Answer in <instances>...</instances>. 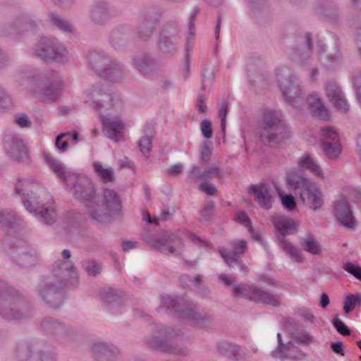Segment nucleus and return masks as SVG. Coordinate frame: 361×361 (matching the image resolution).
Wrapping results in <instances>:
<instances>
[{
    "label": "nucleus",
    "instance_id": "nucleus-37",
    "mask_svg": "<svg viewBox=\"0 0 361 361\" xmlns=\"http://www.w3.org/2000/svg\"><path fill=\"white\" fill-rule=\"evenodd\" d=\"M36 23L27 17L23 16L16 18L9 26L7 33L15 37L27 30H34Z\"/></svg>",
    "mask_w": 361,
    "mask_h": 361
},
{
    "label": "nucleus",
    "instance_id": "nucleus-49",
    "mask_svg": "<svg viewBox=\"0 0 361 361\" xmlns=\"http://www.w3.org/2000/svg\"><path fill=\"white\" fill-rule=\"evenodd\" d=\"M361 306V293L356 295H348L344 300L343 311L345 314H349L355 306Z\"/></svg>",
    "mask_w": 361,
    "mask_h": 361
},
{
    "label": "nucleus",
    "instance_id": "nucleus-26",
    "mask_svg": "<svg viewBox=\"0 0 361 361\" xmlns=\"http://www.w3.org/2000/svg\"><path fill=\"white\" fill-rule=\"evenodd\" d=\"M90 18L95 25H106L111 18L109 3L104 0L94 1L90 6Z\"/></svg>",
    "mask_w": 361,
    "mask_h": 361
},
{
    "label": "nucleus",
    "instance_id": "nucleus-32",
    "mask_svg": "<svg viewBox=\"0 0 361 361\" xmlns=\"http://www.w3.org/2000/svg\"><path fill=\"white\" fill-rule=\"evenodd\" d=\"M288 345L281 352L273 350L271 355L281 361H300L306 358L307 355L299 348L295 346L291 341L286 342Z\"/></svg>",
    "mask_w": 361,
    "mask_h": 361
},
{
    "label": "nucleus",
    "instance_id": "nucleus-47",
    "mask_svg": "<svg viewBox=\"0 0 361 361\" xmlns=\"http://www.w3.org/2000/svg\"><path fill=\"white\" fill-rule=\"evenodd\" d=\"M279 245L286 254L294 258L297 262H302L303 257L300 254L299 250L284 237L279 238Z\"/></svg>",
    "mask_w": 361,
    "mask_h": 361
},
{
    "label": "nucleus",
    "instance_id": "nucleus-42",
    "mask_svg": "<svg viewBox=\"0 0 361 361\" xmlns=\"http://www.w3.org/2000/svg\"><path fill=\"white\" fill-rule=\"evenodd\" d=\"M298 165L304 169L310 170L314 174L321 178H324V173L321 166L309 154H305L298 159Z\"/></svg>",
    "mask_w": 361,
    "mask_h": 361
},
{
    "label": "nucleus",
    "instance_id": "nucleus-45",
    "mask_svg": "<svg viewBox=\"0 0 361 361\" xmlns=\"http://www.w3.org/2000/svg\"><path fill=\"white\" fill-rule=\"evenodd\" d=\"M92 166L94 172L104 183H111L115 180L114 170L111 167L104 168L99 161H94Z\"/></svg>",
    "mask_w": 361,
    "mask_h": 361
},
{
    "label": "nucleus",
    "instance_id": "nucleus-25",
    "mask_svg": "<svg viewBox=\"0 0 361 361\" xmlns=\"http://www.w3.org/2000/svg\"><path fill=\"white\" fill-rule=\"evenodd\" d=\"M0 226L7 235H13L24 228L23 221L11 209L0 211Z\"/></svg>",
    "mask_w": 361,
    "mask_h": 361
},
{
    "label": "nucleus",
    "instance_id": "nucleus-28",
    "mask_svg": "<svg viewBox=\"0 0 361 361\" xmlns=\"http://www.w3.org/2000/svg\"><path fill=\"white\" fill-rule=\"evenodd\" d=\"M312 48V35L306 33L302 45L299 48H294L288 54L289 59L295 63L304 66L307 64L310 59Z\"/></svg>",
    "mask_w": 361,
    "mask_h": 361
},
{
    "label": "nucleus",
    "instance_id": "nucleus-29",
    "mask_svg": "<svg viewBox=\"0 0 361 361\" xmlns=\"http://www.w3.org/2000/svg\"><path fill=\"white\" fill-rule=\"evenodd\" d=\"M271 189V186L269 183H259L258 184L250 185L248 188V192L255 195V200L260 207L269 209L272 207L273 202Z\"/></svg>",
    "mask_w": 361,
    "mask_h": 361
},
{
    "label": "nucleus",
    "instance_id": "nucleus-40",
    "mask_svg": "<svg viewBox=\"0 0 361 361\" xmlns=\"http://www.w3.org/2000/svg\"><path fill=\"white\" fill-rule=\"evenodd\" d=\"M274 225L282 237L284 238L286 235L293 233L297 228L293 220L281 216L274 219Z\"/></svg>",
    "mask_w": 361,
    "mask_h": 361
},
{
    "label": "nucleus",
    "instance_id": "nucleus-19",
    "mask_svg": "<svg viewBox=\"0 0 361 361\" xmlns=\"http://www.w3.org/2000/svg\"><path fill=\"white\" fill-rule=\"evenodd\" d=\"M68 186L73 189L74 197L85 204V211L89 215V207H93L95 201V189L91 180L76 174V178Z\"/></svg>",
    "mask_w": 361,
    "mask_h": 361
},
{
    "label": "nucleus",
    "instance_id": "nucleus-53",
    "mask_svg": "<svg viewBox=\"0 0 361 361\" xmlns=\"http://www.w3.org/2000/svg\"><path fill=\"white\" fill-rule=\"evenodd\" d=\"M52 23L60 30L64 32H71L73 30L72 25L64 18L56 13H49V15Z\"/></svg>",
    "mask_w": 361,
    "mask_h": 361
},
{
    "label": "nucleus",
    "instance_id": "nucleus-60",
    "mask_svg": "<svg viewBox=\"0 0 361 361\" xmlns=\"http://www.w3.org/2000/svg\"><path fill=\"white\" fill-rule=\"evenodd\" d=\"M354 87L356 91L357 99L361 105V71L355 70L353 72Z\"/></svg>",
    "mask_w": 361,
    "mask_h": 361
},
{
    "label": "nucleus",
    "instance_id": "nucleus-11",
    "mask_svg": "<svg viewBox=\"0 0 361 361\" xmlns=\"http://www.w3.org/2000/svg\"><path fill=\"white\" fill-rule=\"evenodd\" d=\"M157 332L164 338H161L158 336L147 338L145 342L149 348L177 356L185 357L189 355L190 350L188 347L184 345H172L167 340L175 336H182V331L180 329L165 326L158 329Z\"/></svg>",
    "mask_w": 361,
    "mask_h": 361
},
{
    "label": "nucleus",
    "instance_id": "nucleus-35",
    "mask_svg": "<svg viewBox=\"0 0 361 361\" xmlns=\"http://www.w3.org/2000/svg\"><path fill=\"white\" fill-rule=\"evenodd\" d=\"M133 66L144 75H149L157 69V64L155 59L147 54L136 56L132 59Z\"/></svg>",
    "mask_w": 361,
    "mask_h": 361
},
{
    "label": "nucleus",
    "instance_id": "nucleus-43",
    "mask_svg": "<svg viewBox=\"0 0 361 361\" xmlns=\"http://www.w3.org/2000/svg\"><path fill=\"white\" fill-rule=\"evenodd\" d=\"M319 15L328 18L330 20H337V6L333 2L325 1L320 2L316 6Z\"/></svg>",
    "mask_w": 361,
    "mask_h": 361
},
{
    "label": "nucleus",
    "instance_id": "nucleus-2",
    "mask_svg": "<svg viewBox=\"0 0 361 361\" xmlns=\"http://www.w3.org/2000/svg\"><path fill=\"white\" fill-rule=\"evenodd\" d=\"M32 183L27 180L18 179L15 192L20 195L26 210L32 213L40 221L47 225L55 223L57 212L51 205L52 197L44 189L32 190Z\"/></svg>",
    "mask_w": 361,
    "mask_h": 361
},
{
    "label": "nucleus",
    "instance_id": "nucleus-55",
    "mask_svg": "<svg viewBox=\"0 0 361 361\" xmlns=\"http://www.w3.org/2000/svg\"><path fill=\"white\" fill-rule=\"evenodd\" d=\"M212 150V143L210 141H205L201 148L200 161L202 165H207L209 163Z\"/></svg>",
    "mask_w": 361,
    "mask_h": 361
},
{
    "label": "nucleus",
    "instance_id": "nucleus-63",
    "mask_svg": "<svg viewBox=\"0 0 361 361\" xmlns=\"http://www.w3.org/2000/svg\"><path fill=\"white\" fill-rule=\"evenodd\" d=\"M228 111V102L223 101L219 108V116L221 117V128L224 133L226 130V118Z\"/></svg>",
    "mask_w": 361,
    "mask_h": 361
},
{
    "label": "nucleus",
    "instance_id": "nucleus-1",
    "mask_svg": "<svg viewBox=\"0 0 361 361\" xmlns=\"http://www.w3.org/2000/svg\"><path fill=\"white\" fill-rule=\"evenodd\" d=\"M78 283V271L72 262L57 260L52 266L51 274L44 276L35 286L39 299L52 309L59 308L66 301V288Z\"/></svg>",
    "mask_w": 361,
    "mask_h": 361
},
{
    "label": "nucleus",
    "instance_id": "nucleus-5",
    "mask_svg": "<svg viewBox=\"0 0 361 361\" xmlns=\"http://www.w3.org/2000/svg\"><path fill=\"white\" fill-rule=\"evenodd\" d=\"M259 126V140L266 146H276L286 141L290 135L284 116L280 110H266Z\"/></svg>",
    "mask_w": 361,
    "mask_h": 361
},
{
    "label": "nucleus",
    "instance_id": "nucleus-21",
    "mask_svg": "<svg viewBox=\"0 0 361 361\" xmlns=\"http://www.w3.org/2000/svg\"><path fill=\"white\" fill-rule=\"evenodd\" d=\"M233 250L226 252L225 250H219V253L228 266L234 269L237 267L243 274H246L249 269L240 259V255L245 253L247 250V243L244 240H239L232 243Z\"/></svg>",
    "mask_w": 361,
    "mask_h": 361
},
{
    "label": "nucleus",
    "instance_id": "nucleus-52",
    "mask_svg": "<svg viewBox=\"0 0 361 361\" xmlns=\"http://www.w3.org/2000/svg\"><path fill=\"white\" fill-rule=\"evenodd\" d=\"M325 92L330 101H333L338 97H341L343 94L339 85L334 80H330L326 83Z\"/></svg>",
    "mask_w": 361,
    "mask_h": 361
},
{
    "label": "nucleus",
    "instance_id": "nucleus-4",
    "mask_svg": "<svg viewBox=\"0 0 361 361\" xmlns=\"http://www.w3.org/2000/svg\"><path fill=\"white\" fill-rule=\"evenodd\" d=\"M30 302L10 283L0 280V317L8 322H22L30 319Z\"/></svg>",
    "mask_w": 361,
    "mask_h": 361
},
{
    "label": "nucleus",
    "instance_id": "nucleus-13",
    "mask_svg": "<svg viewBox=\"0 0 361 361\" xmlns=\"http://www.w3.org/2000/svg\"><path fill=\"white\" fill-rule=\"evenodd\" d=\"M34 53L46 62L64 63L68 60L66 48L54 38L42 37L35 45Z\"/></svg>",
    "mask_w": 361,
    "mask_h": 361
},
{
    "label": "nucleus",
    "instance_id": "nucleus-24",
    "mask_svg": "<svg viewBox=\"0 0 361 361\" xmlns=\"http://www.w3.org/2000/svg\"><path fill=\"white\" fill-rule=\"evenodd\" d=\"M133 27L128 24H121L114 27L109 34V43L116 50H124L130 43V35Z\"/></svg>",
    "mask_w": 361,
    "mask_h": 361
},
{
    "label": "nucleus",
    "instance_id": "nucleus-14",
    "mask_svg": "<svg viewBox=\"0 0 361 361\" xmlns=\"http://www.w3.org/2000/svg\"><path fill=\"white\" fill-rule=\"evenodd\" d=\"M233 295L235 298L242 297L252 301L276 307H279L282 304L280 294L263 290L256 285H234L233 286Z\"/></svg>",
    "mask_w": 361,
    "mask_h": 361
},
{
    "label": "nucleus",
    "instance_id": "nucleus-58",
    "mask_svg": "<svg viewBox=\"0 0 361 361\" xmlns=\"http://www.w3.org/2000/svg\"><path fill=\"white\" fill-rule=\"evenodd\" d=\"M12 105L10 95L5 89L0 85V110H4Z\"/></svg>",
    "mask_w": 361,
    "mask_h": 361
},
{
    "label": "nucleus",
    "instance_id": "nucleus-39",
    "mask_svg": "<svg viewBox=\"0 0 361 361\" xmlns=\"http://www.w3.org/2000/svg\"><path fill=\"white\" fill-rule=\"evenodd\" d=\"M102 300L113 306H121L126 298L125 295L119 290L113 288H104L102 292Z\"/></svg>",
    "mask_w": 361,
    "mask_h": 361
},
{
    "label": "nucleus",
    "instance_id": "nucleus-6",
    "mask_svg": "<svg viewBox=\"0 0 361 361\" xmlns=\"http://www.w3.org/2000/svg\"><path fill=\"white\" fill-rule=\"evenodd\" d=\"M29 89L41 101L51 103L61 97L64 90V84L59 73L46 70L29 78Z\"/></svg>",
    "mask_w": 361,
    "mask_h": 361
},
{
    "label": "nucleus",
    "instance_id": "nucleus-59",
    "mask_svg": "<svg viewBox=\"0 0 361 361\" xmlns=\"http://www.w3.org/2000/svg\"><path fill=\"white\" fill-rule=\"evenodd\" d=\"M343 269L357 279L361 280V267L357 264L346 262L343 265Z\"/></svg>",
    "mask_w": 361,
    "mask_h": 361
},
{
    "label": "nucleus",
    "instance_id": "nucleus-36",
    "mask_svg": "<svg viewBox=\"0 0 361 361\" xmlns=\"http://www.w3.org/2000/svg\"><path fill=\"white\" fill-rule=\"evenodd\" d=\"M224 173L219 166H213L208 169L202 171L199 166H194L190 174V178H197L203 181H207L209 179H213L215 177L219 179L223 178Z\"/></svg>",
    "mask_w": 361,
    "mask_h": 361
},
{
    "label": "nucleus",
    "instance_id": "nucleus-61",
    "mask_svg": "<svg viewBox=\"0 0 361 361\" xmlns=\"http://www.w3.org/2000/svg\"><path fill=\"white\" fill-rule=\"evenodd\" d=\"M293 338L303 345H309L312 343V336L305 332L291 333Z\"/></svg>",
    "mask_w": 361,
    "mask_h": 361
},
{
    "label": "nucleus",
    "instance_id": "nucleus-64",
    "mask_svg": "<svg viewBox=\"0 0 361 361\" xmlns=\"http://www.w3.org/2000/svg\"><path fill=\"white\" fill-rule=\"evenodd\" d=\"M201 131L204 137L209 139L212 136V123L208 119H204L200 124Z\"/></svg>",
    "mask_w": 361,
    "mask_h": 361
},
{
    "label": "nucleus",
    "instance_id": "nucleus-10",
    "mask_svg": "<svg viewBox=\"0 0 361 361\" xmlns=\"http://www.w3.org/2000/svg\"><path fill=\"white\" fill-rule=\"evenodd\" d=\"M121 209V201L117 192L112 189H104L102 203L94 201L93 207H89V216L95 223L108 222Z\"/></svg>",
    "mask_w": 361,
    "mask_h": 361
},
{
    "label": "nucleus",
    "instance_id": "nucleus-51",
    "mask_svg": "<svg viewBox=\"0 0 361 361\" xmlns=\"http://www.w3.org/2000/svg\"><path fill=\"white\" fill-rule=\"evenodd\" d=\"M322 147L324 155L330 159H336L341 152L340 142L322 145Z\"/></svg>",
    "mask_w": 361,
    "mask_h": 361
},
{
    "label": "nucleus",
    "instance_id": "nucleus-9",
    "mask_svg": "<svg viewBox=\"0 0 361 361\" xmlns=\"http://www.w3.org/2000/svg\"><path fill=\"white\" fill-rule=\"evenodd\" d=\"M40 329L55 343L62 345L72 344L79 338V331L75 327L54 317H44L40 322Z\"/></svg>",
    "mask_w": 361,
    "mask_h": 361
},
{
    "label": "nucleus",
    "instance_id": "nucleus-23",
    "mask_svg": "<svg viewBox=\"0 0 361 361\" xmlns=\"http://www.w3.org/2000/svg\"><path fill=\"white\" fill-rule=\"evenodd\" d=\"M4 148L8 156L16 161H25L28 159L27 149L18 135L7 133L4 138Z\"/></svg>",
    "mask_w": 361,
    "mask_h": 361
},
{
    "label": "nucleus",
    "instance_id": "nucleus-18",
    "mask_svg": "<svg viewBox=\"0 0 361 361\" xmlns=\"http://www.w3.org/2000/svg\"><path fill=\"white\" fill-rule=\"evenodd\" d=\"M317 56L321 64L328 70H335L340 67L343 54L338 39L332 37L328 43L320 46Z\"/></svg>",
    "mask_w": 361,
    "mask_h": 361
},
{
    "label": "nucleus",
    "instance_id": "nucleus-54",
    "mask_svg": "<svg viewBox=\"0 0 361 361\" xmlns=\"http://www.w3.org/2000/svg\"><path fill=\"white\" fill-rule=\"evenodd\" d=\"M214 209V203L212 200L206 202L203 209L200 210L201 217L200 221L204 224L208 223L211 219Z\"/></svg>",
    "mask_w": 361,
    "mask_h": 361
},
{
    "label": "nucleus",
    "instance_id": "nucleus-34",
    "mask_svg": "<svg viewBox=\"0 0 361 361\" xmlns=\"http://www.w3.org/2000/svg\"><path fill=\"white\" fill-rule=\"evenodd\" d=\"M44 159L54 173L67 185L76 178V173L66 171L65 165L60 161L56 159L49 154H46Z\"/></svg>",
    "mask_w": 361,
    "mask_h": 361
},
{
    "label": "nucleus",
    "instance_id": "nucleus-12",
    "mask_svg": "<svg viewBox=\"0 0 361 361\" xmlns=\"http://www.w3.org/2000/svg\"><path fill=\"white\" fill-rule=\"evenodd\" d=\"M15 361H56V355L46 350L38 341H21L16 343Z\"/></svg>",
    "mask_w": 361,
    "mask_h": 361
},
{
    "label": "nucleus",
    "instance_id": "nucleus-57",
    "mask_svg": "<svg viewBox=\"0 0 361 361\" xmlns=\"http://www.w3.org/2000/svg\"><path fill=\"white\" fill-rule=\"evenodd\" d=\"M332 324L336 331L342 336H349L350 334V329L344 324V322L336 317L332 320Z\"/></svg>",
    "mask_w": 361,
    "mask_h": 361
},
{
    "label": "nucleus",
    "instance_id": "nucleus-7",
    "mask_svg": "<svg viewBox=\"0 0 361 361\" xmlns=\"http://www.w3.org/2000/svg\"><path fill=\"white\" fill-rule=\"evenodd\" d=\"M176 316L185 317L193 321L200 327H208L213 322L214 317L205 311H200L196 303L188 301L180 297L163 296L161 298V307Z\"/></svg>",
    "mask_w": 361,
    "mask_h": 361
},
{
    "label": "nucleus",
    "instance_id": "nucleus-38",
    "mask_svg": "<svg viewBox=\"0 0 361 361\" xmlns=\"http://www.w3.org/2000/svg\"><path fill=\"white\" fill-rule=\"evenodd\" d=\"M309 108L313 115L320 120H326L329 118V112L326 106L317 93H312L307 99Z\"/></svg>",
    "mask_w": 361,
    "mask_h": 361
},
{
    "label": "nucleus",
    "instance_id": "nucleus-15",
    "mask_svg": "<svg viewBox=\"0 0 361 361\" xmlns=\"http://www.w3.org/2000/svg\"><path fill=\"white\" fill-rule=\"evenodd\" d=\"M279 87L286 102L294 108H300L305 102L301 88L296 78L289 71L277 74Z\"/></svg>",
    "mask_w": 361,
    "mask_h": 361
},
{
    "label": "nucleus",
    "instance_id": "nucleus-3",
    "mask_svg": "<svg viewBox=\"0 0 361 361\" xmlns=\"http://www.w3.org/2000/svg\"><path fill=\"white\" fill-rule=\"evenodd\" d=\"M87 98L92 107L101 114L114 107L119 102L115 94L97 86H92L88 90ZM102 123L103 133L108 138L115 142L123 140V123L121 120L102 115Z\"/></svg>",
    "mask_w": 361,
    "mask_h": 361
},
{
    "label": "nucleus",
    "instance_id": "nucleus-44",
    "mask_svg": "<svg viewBox=\"0 0 361 361\" xmlns=\"http://www.w3.org/2000/svg\"><path fill=\"white\" fill-rule=\"evenodd\" d=\"M123 75L124 72L121 66L111 60V64L106 69L105 74H103L102 77L111 82H118L123 78Z\"/></svg>",
    "mask_w": 361,
    "mask_h": 361
},
{
    "label": "nucleus",
    "instance_id": "nucleus-31",
    "mask_svg": "<svg viewBox=\"0 0 361 361\" xmlns=\"http://www.w3.org/2000/svg\"><path fill=\"white\" fill-rule=\"evenodd\" d=\"M219 354L233 361H245V354L238 344L228 341H221L216 345Z\"/></svg>",
    "mask_w": 361,
    "mask_h": 361
},
{
    "label": "nucleus",
    "instance_id": "nucleus-22",
    "mask_svg": "<svg viewBox=\"0 0 361 361\" xmlns=\"http://www.w3.org/2000/svg\"><path fill=\"white\" fill-rule=\"evenodd\" d=\"M10 255L15 263L23 268H28L36 264L38 256L35 250L27 243L22 245L13 244Z\"/></svg>",
    "mask_w": 361,
    "mask_h": 361
},
{
    "label": "nucleus",
    "instance_id": "nucleus-46",
    "mask_svg": "<svg viewBox=\"0 0 361 361\" xmlns=\"http://www.w3.org/2000/svg\"><path fill=\"white\" fill-rule=\"evenodd\" d=\"M152 126H148L145 130V136L141 137L138 142L140 150L146 158L149 157L152 145Z\"/></svg>",
    "mask_w": 361,
    "mask_h": 361
},
{
    "label": "nucleus",
    "instance_id": "nucleus-48",
    "mask_svg": "<svg viewBox=\"0 0 361 361\" xmlns=\"http://www.w3.org/2000/svg\"><path fill=\"white\" fill-rule=\"evenodd\" d=\"M339 136L337 132L330 127H325L321 130V144L322 145L334 142H339Z\"/></svg>",
    "mask_w": 361,
    "mask_h": 361
},
{
    "label": "nucleus",
    "instance_id": "nucleus-27",
    "mask_svg": "<svg viewBox=\"0 0 361 361\" xmlns=\"http://www.w3.org/2000/svg\"><path fill=\"white\" fill-rule=\"evenodd\" d=\"M334 212L341 225L348 229L354 228L355 219L345 199L341 198L335 202Z\"/></svg>",
    "mask_w": 361,
    "mask_h": 361
},
{
    "label": "nucleus",
    "instance_id": "nucleus-16",
    "mask_svg": "<svg viewBox=\"0 0 361 361\" xmlns=\"http://www.w3.org/2000/svg\"><path fill=\"white\" fill-rule=\"evenodd\" d=\"M180 34L178 25L173 21L166 23L159 33L157 46L166 57H172L178 49Z\"/></svg>",
    "mask_w": 361,
    "mask_h": 361
},
{
    "label": "nucleus",
    "instance_id": "nucleus-30",
    "mask_svg": "<svg viewBox=\"0 0 361 361\" xmlns=\"http://www.w3.org/2000/svg\"><path fill=\"white\" fill-rule=\"evenodd\" d=\"M92 352L99 361H115L120 355V350L116 345L104 342L94 343Z\"/></svg>",
    "mask_w": 361,
    "mask_h": 361
},
{
    "label": "nucleus",
    "instance_id": "nucleus-62",
    "mask_svg": "<svg viewBox=\"0 0 361 361\" xmlns=\"http://www.w3.org/2000/svg\"><path fill=\"white\" fill-rule=\"evenodd\" d=\"M331 102H333L335 107L342 112H347L350 109V106L343 94H342L341 97H338Z\"/></svg>",
    "mask_w": 361,
    "mask_h": 361
},
{
    "label": "nucleus",
    "instance_id": "nucleus-50",
    "mask_svg": "<svg viewBox=\"0 0 361 361\" xmlns=\"http://www.w3.org/2000/svg\"><path fill=\"white\" fill-rule=\"evenodd\" d=\"M82 267L88 276H97L102 272V265L94 259L82 262Z\"/></svg>",
    "mask_w": 361,
    "mask_h": 361
},
{
    "label": "nucleus",
    "instance_id": "nucleus-56",
    "mask_svg": "<svg viewBox=\"0 0 361 361\" xmlns=\"http://www.w3.org/2000/svg\"><path fill=\"white\" fill-rule=\"evenodd\" d=\"M214 80V74L213 72L208 71L207 69L204 68L202 73V90H207L209 89Z\"/></svg>",
    "mask_w": 361,
    "mask_h": 361
},
{
    "label": "nucleus",
    "instance_id": "nucleus-20",
    "mask_svg": "<svg viewBox=\"0 0 361 361\" xmlns=\"http://www.w3.org/2000/svg\"><path fill=\"white\" fill-rule=\"evenodd\" d=\"M161 13L157 8L147 7L143 11L142 18L136 28V35L139 39L149 40L157 27Z\"/></svg>",
    "mask_w": 361,
    "mask_h": 361
},
{
    "label": "nucleus",
    "instance_id": "nucleus-33",
    "mask_svg": "<svg viewBox=\"0 0 361 361\" xmlns=\"http://www.w3.org/2000/svg\"><path fill=\"white\" fill-rule=\"evenodd\" d=\"M87 60L90 68L102 77L106 69L111 64V59L105 54L92 51L88 54Z\"/></svg>",
    "mask_w": 361,
    "mask_h": 361
},
{
    "label": "nucleus",
    "instance_id": "nucleus-17",
    "mask_svg": "<svg viewBox=\"0 0 361 361\" xmlns=\"http://www.w3.org/2000/svg\"><path fill=\"white\" fill-rule=\"evenodd\" d=\"M144 240L153 248L165 255H178L180 254L183 246L181 238L176 234L168 231H161L156 238L147 239L144 238Z\"/></svg>",
    "mask_w": 361,
    "mask_h": 361
},
{
    "label": "nucleus",
    "instance_id": "nucleus-8",
    "mask_svg": "<svg viewBox=\"0 0 361 361\" xmlns=\"http://www.w3.org/2000/svg\"><path fill=\"white\" fill-rule=\"evenodd\" d=\"M286 182L289 189L303 202H307L313 211H317L322 207V193L309 179L296 172L289 171L286 173Z\"/></svg>",
    "mask_w": 361,
    "mask_h": 361
},
{
    "label": "nucleus",
    "instance_id": "nucleus-41",
    "mask_svg": "<svg viewBox=\"0 0 361 361\" xmlns=\"http://www.w3.org/2000/svg\"><path fill=\"white\" fill-rule=\"evenodd\" d=\"M300 246L307 252L313 255H320L322 253V248L320 243L312 234H309L302 238Z\"/></svg>",
    "mask_w": 361,
    "mask_h": 361
}]
</instances>
